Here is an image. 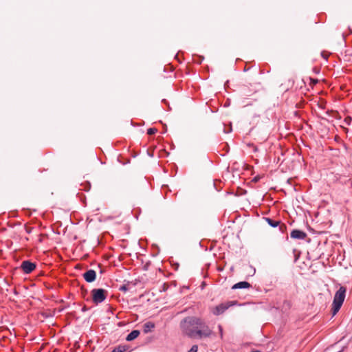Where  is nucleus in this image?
I'll return each instance as SVG.
<instances>
[{"mask_svg":"<svg viewBox=\"0 0 352 352\" xmlns=\"http://www.w3.org/2000/svg\"><path fill=\"white\" fill-rule=\"evenodd\" d=\"M183 335L192 339L209 338L213 333L206 321L197 316H187L179 323Z\"/></svg>","mask_w":352,"mask_h":352,"instance_id":"f257e3e1","label":"nucleus"},{"mask_svg":"<svg viewBox=\"0 0 352 352\" xmlns=\"http://www.w3.org/2000/svg\"><path fill=\"white\" fill-rule=\"evenodd\" d=\"M346 287L341 286L336 292L332 303V314L335 316L342 307L346 296Z\"/></svg>","mask_w":352,"mask_h":352,"instance_id":"f03ea898","label":"nucleus"},{"mask_svg":"<svg viewBox=\"0 0 352 352\" xmlns=\"http://www.w3.org/2000/svg\"><path fill=\"white\" fill-rule=\"evenodd\" d=\"M92 300L98 305L102 302L107 298L108 292L104 289H93L91 290Z\"/></svg>","mask_w":352,"mask_h":352,"instance_id":"7ed1b4c3","label":"nucleus"},{"mask_svg":"<svg viewBox=\"0 0 352 352\" xmlns=\"http://www.w3.org/2000/svg\"><path fill=\"white\" fill-rule=\"evenodd\" d=\"M237 304L236 300L228 301L223 303H221L216 306L212 311L214 315L219 316L222 314L229 307L234 306Z\"/></svg>","mask_w":352,"mask_h":352,"instance_id":"20e7f679","label":"nucleus"},{"mask_svg":"<svg viewBox=\"0 0 352 352\" xmlns=\"http://www.w3.org/2000/svg\"><path fill=\"white\" fill-rule=\"evenodd\" d=\"M21 268L25 274H30L36 268V264L28 260L23 261L21 263Z\"/></svg>","mask_w":352,"mask_h":352,"instance_id":"39448f33","label":"nucleus"},{"mask_svg":"<svg viewBox=\"0 0 352 352\" xmlns=\"http://www.w3.org/2000/svg\"><path fill=\"white\" fill-rule=\"evenodd\" d=\"M83 278L87 283H92L96 280V273L94 270H89L83 274Z\"/></svg>","mask_w":352,"mask_h":352,"instance_id":"423d86ee","label":"nucleus"},{"mask_svg":"<svg viewBox=\"0 0 352 352\" xmlns=\"http://www.w3.org/2000/svg\"><path fill=\"white\" fill-rule=\"evenodd\" d=\"M290 236L295 239H305L307 237V233L300 230H293Z\"/></svg>","mask_w":352,"mask_h":352,"instance_id":"0eeeda50","label":"nucleus"},{"mask_svg":"<svg viewBox=\"0 0 352 352\" xmlns=\"http://www.w3.org/2000/svg\"><path fill=\"white\" fill-rule=\"evenodd\" d=\"M251 287V285L247 282V281H241L236 284H234L232 287V289H245V288H250Z\"/></svg>","mask_w":352,"mask_h":352,"instance_id":"6e6552de","label":"nucleus"},{"mask_svg":"<svg viewBox=\"0 0 352 352\" xmlns=\"http://www.w3.org/2000/svg\"><path fill=\"white\" fill-rule=\"evenodd\" d=\"M140 335V331L138 330H133L130 333H129L126 338L127 341H132L138 337Z\"/></svg>","mask_w":352,"mask_h":352,"instance_id":"1a4fd4ad","label":"nucleus"},{"mask_svg":"<svg viewBox=\"0 0 352 352\" xmlns=\"http://www.w3.org/2000/svg\"><path fill=\"white\" fill-rule=\"evenodd\" d=\"M155 328V324L152 322H147L143 325V331L145 333L150 332Z\"/></svg>","mask_w":352,"mask_h":352,"instance_id":"9d476101","label":"nucleus"},{"mask_svg":"<svg viewBox=\"0 0 352 352\" xmlns=\"http://www.w3.org/2000/svg\"><path fill=\"white\" fill-rule=\"evenodd\" d=\"M265 219L267 222V223L272 228H276L280 223V221H276L269 217H265Z\"/></svg>","mask_w":352,"mask_h":352,"instance_id":"9b49d317","label":"nucleus"},{"mask_svg":"<svg viewBox=\"0 0 352 352\" xmlns=\"http://www.w3.org/2000/svg\"><path fill=\"white\" fill-rule=\"evenodd\" d=\"M129 348L127 345H119L116 346L111 352H125Z\"/></svg>","mask_w":352,"mask_h":352,"instance_id":"f8f14e48","label":"nucleus"},{"mask_svg":"<svg viewBox=\"0 0 352 352\" xmlns=\"http://www.w3.org/2000/svg\"><path fill=\"white\" fill-rule=\"evenodd\" d=\"M291 302L289 300H284L283 305V309H285V310L290 309L291 307Z\"/></svg>","mask_w":352,"mask_h":352,"instance_id":"ddd939ff","label":"nucleus"},{"mask_svg":"<svg viewBox=\"0 0 352 352\" xmlns=\"http://www.w3.org/2000/svg\"><path fill=\"white\" fill-rule=\"evenodd\" d=\"M129 285V283H128L127 284H124V285L120 286L119 289L120 291L126 292H127L129 290V287H128Z\"/></svg>","mask_w":352,"mask_h":352,"instance_id":"4468645a","label":"nucleus"},{"mask_svg":"<svg viewBox=\"0 0 352 352\" xmlns=\"http://www.w3.org/2000/svg\"><path fill=\"white\" fill-rule=\"evenodd\" d=\"M157 131V129L155 128H149L147 130V134L148 135H153Z\"/></svg>","mask_w":352,"mask_h":352,"instance_id":"2eb2a0df","label":"nucleus"},{"mask_svg":"<svg viewBox=\"0 0 352 352\" xmlns=\"http://www.w3.org/2000/svg\"><path fill=\"white\" fill-rule=\"evenodd\" d=\"M351 122H352V118H351V117H350V116H347V117H346V118H344V122L346 124H347V125H350V124H351Z\"/></svg>","mask_w":352,"mask_h":352,"instance_id":"dca6fc26","label":"nucleus"},{"mask_svg":"<svg viewBox=\"0 0 352 352\" xmlns=\"http://www.w3.org/2000/svg\"><path fill=\"white\" fill-rule=\"evenodd\" d=\"M198 351V346L197 345H193L192 347L188 350V352H197Z\"/></svg>","mask_w":352,"mask_h":352,"instance_id":"f3484780","label":"nucleus"},{"mask_svg":"<svg viewBox=\"0 0 352 352\" xmlns=\"http://www.w3.org/2000/svg\"><path fill=\"white\" fill-rule=\"evenodd\" d=\"M218 329L219 330L220 337L222 338H223V328H222V326L221 324H219L218 326Z\"/></svg>","mask_w":352,"mask_h":352,"instance_id":"a211bd4d","label":"nucleus"},{"mask_svg":"<svg viewBox=\"0 0 352 352\" xmlns=\"http://www.w3.org/2000/svg\"><path fill=\"white\" fill-rule=\"evenodd\" d=\"M310 80H311V84H313V85H316L318 82V79H314V78H310Z\"/></svg>","mask_w":352,"mask_h":352,"instance_id":"6ab92c4d","label":"nucleus"},{"mask_svg":"<svg viewBox=\"0 0 352 352\" xmlns=\"http://www.w3.org/2000/svg\"><path fill=\"white\" fill-rule=\"evenodd\" d=\"M283 227H285V225H282L280 226V230H282L283 229Z\"/></svg>","mask_w":352,"mask_h":352,"instance_id":"aec40b11","label":"nucleus"},{"mask_svg":"<svg viewBox=\"0 0 352 352\" xmlns=\"http://www.w3.org/2000/svg\"><path fill=\"white\" fill-rule=\"evenodd\" d=\"M14 293L16 295H17V294H18V292H16V289H14Z\"/></svg>","mask_w":352,"mask_h":352,"instance_id":"412c9836","label":"nucleus"},{"mask_svg":"<svg viewBox=\"0 0 352 352\" xmlns=\"http://www.w3.org/2000/svg\"><path fill=\"white\" fill-rule=\"evenodd\" d=\"M254 151H257V147H256V146H254Z\"/></svg>","mask_w":352,"mask_h":352,"instance_id":"4be33fe9","label":"nucleus"},{"mask_svg":"<svg viewBox=\"0 0 352 352\" xmlns=\"http://www.w3.org/2000/svg\"><path fill=\"white\" fill-rule=\"evenodd\" d=\"M252 352H260V351L255 350V351H252Z\"/></svg>","mask_w":352,"mask_h":352,"instance_id":"5701e85b","label":"nucleus"}]
</instances>
